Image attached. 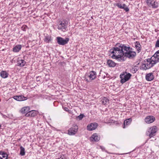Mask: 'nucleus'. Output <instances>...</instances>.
Instances as JSON below:
<instances>
[{"label":"nucleus","mask_w":159,"mask_h":159,"mask_svg":"<svg viewBox=\"0 0 159 159\" xmlns=\"http://www.w3.org/2000/svg\"><path fill=\"white\" fill-rule=\"evenodd\" d=\"M20 155L22 156L25 155V148L22 146H21L20 147Z\"/></svg>","instance_id":"nucleus-29"},{"label":"nucleus","mask_w":159,"mask_h":159,"mask_svg":"<svg viewBox=\"0 0 159 159\" xmlns=\"http://www.w3.org/2000/svg\"><path fill=\"white\" fill-rule=\"evenodd\" d=\"M14 99L19 101L25 100L27 99V98L22 95L19 96H15L13 97Z\"/></svg>","instance_id":"nucleus-14"},{"label":"nucleus","mask_w":159,"mask_h":159,"mask_svg":"<svg viewBox=\"0 0 159 159\" xmlns=\"http://www.w3.org/2000/svg\"><path fill=\"white\" fill-rule=\"evenodd\" d=\"M157 131V127L155 126H153L150 127L148 129V131L146 132V134L150 138H151L155 136Z\"/></svg>","instance_id":"nucleus-3"},{"label":"nucleus","mask_w":159,"mask_h":159,"mask_svg":"<svg viewBox=\"0 0 159 159\" xmlns=\"http://www.w3.org/2000/svg\"><path fill=\"white\" fill-rule=\"evenodd\" d=\"M100 148L102 150V151H105V148L103 147V146H100Z\"/></svg>","instance_id":"nucleus-36"},{"label":"nucleus","mask_w":159,"mask_h":159,"mask_svg":"<svg viewBox=\"0 0 159 159\" xmlns=\"http://www.w3.org/2000/svg\"><path fill=\"white\" fill-rule=\"evenodd\" d=\"M38 114V112L36 111L33 110L31 111H29L28 113H27L25 114V116L26 117H34Z\"/></svg>","instance_id":"nucleus-13"},{"label":"nucleus","mask_w":159,"mask_h":159,"mask_svg":"<svg viewBox=\"0 0 159 159\" xmlns=\"http://www.w3.org/2000/svg\"><path fill=\"white\" fill-rule=\"evenodd\" d=\"M126 74L124 73L120 75V77L121 79L120 82L122 84H123L129 80L131 78L132 75L129 73H127Z\"/></svg>","instance_id":"nucleus-4"},{"label":"nucleus","mask_w":159,"mask_h":159,"mask_svg":"<svg viewBox=\"0 0 159 159\" xmlns=\"http://www.w3.org/2000/svg\"><path fill=\"white\" fill-rule=\"evenodd\" d=\"M8 155L6 152L2 151H0V157L2 159H8Z\"/></svg>","instance_id":"nucleus-21"},{"label":"nucleus","mask_w":159,"mask_h":159,"mask_svg":"<svg viewBox=\"0 0 159 159\" xmlns=\"http://www.w3.org/2000/svg\"><path fill=\"white\" fill-rule=\"evenodd\" d=\"M30 110L29 107H25L21 108V112L23 114H26L27 113H28L29 111Z\"/></svg>","instance_id":"nucleus-27"},{"label":"nucleus","mask_w":159,"mask_h":159,"mask_svg":"<svg viewBox=\"0 0 159 159\" xmlns=\"http://www.w3.org/2000/svg\"><path fill=\"white\" fill-rule=\"evenodd\" d=\"M51 37L48 34L45 36L44 39V41L46 43H49L52 40Z\"/></svg>","instance_id":"nucleus-25"},{"label":"nucleus","mask_w":159,"mask_h":159,"mask_svg":"<svg viewBox=\"0 0 159 159\" xmlns=\"http://www.w3.org/2000/svg\"><path fill=\"white\" fill-rule=\"evenodd\" d=\"M138 66H134V67L130 70V72L133 74L135 73L138 70Z\"/></svg>","instance_id":"nucleus-30"},{"label":"nucleus","mask_w":159,"mask_h":159,"mask_svg":"<svg viewBox=\"0 0 159 159\" xmlns=\"http://www.w3.org/2000/svg\"><path fill=\"white\" fill-rule=\"evenodd\" d=\"M8 74L5 71H2L0 73L1 76L3 78H6L8 77Z\"/></svg>","instance_id":"nucleus-28"},{"label":"nucleus","mask_w":159,"mask_h":159,"mask_svg":"<svg viewBox=\"0 0 159 159\" xmlns=\"http://www.w3.org/2000/svg\"><path fill=\"white\" fill-rule=\"evenodd\" d=\"M146 2L150 7L155 9L158 7V3L156 0H146Z\"/></svg>","instance_id":"nucleus-7"},{"label":"nucleus","mask_w":159,"mask_h":159,"mask_svg":"<svg viewBox=\"0 0 159 159\" xmlns=\"http://www.w3.org/2000/svg\"><path fill=\"white\" fill-rule=\"evenodd\" d=\"M146 80L148 81H151L154 79V76L153 73L147 74L145 76Z\"/></svg>","instance_id":"nucleus-15"},{"label":"nucleus","mask_w":159,"mask_h":159,"mask_svg":"<svg viewBox=\"0 0 159 159\" xmlns=\"http://www.w3.org/2000/svg\"><path fill=\"white\" fill-rule=\"evenodd\" d=\"M100 139V137L98 136L97 134H93L91 137L90 138V139L92 141H94L95 142L98 141Z\"/></svg>","instance_id":"nucleus-16"},{"label":"nucleus","mask_w":159,"mask_h":159,"mask_svg":"<svg viewBox=\"0 0 159 159\" xmlns=\"http://www.w3.org/2000/svg\"><path fill=\"white\" fill-rule=\"evenodd\" d=\"M67 25L65 20L59 21L57 25V28L59 30L65 32L66 30Z\"/></svg>","instance_id":"nucleus-6"},{"label":"nucleus","mask_w":159,"mask_h":159,"mask_svg":"<svg viewBox=\"0 0 159 159\" xmlns=\"http://www.w3.org/2000/svg\"><path fill=\"white\" fill-rule=\"evenodd\" d=\"M121 47L122 49H123V51H125V52H127L129 51V49L130 48V46L128 45V46H126L125 44H123L121 43Z\"/></svg>","instance_id":"nucleus-26"},{"label":"nucleus","mask_w":159,"mask_h":159,"mask_svg":"<svg viewBox=\"0 0 159 159\" xmlns=\"http://www.w3.org/2000/svg\"><path fill=\"white\" fill-rule=\"evenodd\" d=\"M78 128V126L77 125H74L71 127L68 130V134L70 135H75L77 132Z\"/></svg>","instance_id":"nucleus-9"},{"label":"nucleus","mask_w":159,"mask_h":159,"mask_svg":"<svg viewBox=\"0 0 159 159\" xmlns=\"http://www.w3.org/2000/svg\"><path fill=\"white\" fill-rule=\"evenodd\" d=\"M64 109L66 111H69L67 107H65Z\"/></svg>","instance_id":"nucleus-38"},{"label":"nucleus","mask_w":159,"mask_h":159,"mask_svg":"<svg viewBox=\"0 0 159 159\" xmlns=\"http://www.w3.org/2000/svg\"><path fill=\"white\" fill-rule=\"evenodd\" d=\"M1 115H2V116L3 117V118H5V117H7V116H6V115H4L3 114H2V113H1Z\"/></svg>","instance_id":"nucleus-39"},{"label":"nucleus","mask_w":159,"mask_h":159,"mask_svg":"<svg viewBox=\"0 0 159 159\" xmlns=\"http://www.w3.org/2000/svg\"><path fill=\"white\" fill-rule=\"evenodd\" d=\"M28 28V27L25 25H23L21 27V29L23 31H25Z\"/></svg>","instance_id":"nucleus-33"},{"label":"nucleus","mask_w":159,"mask_h":159,"mask_svg":"<svg viewBox=\"0 0 159 159\" xmlns=\"http://www.w3.org/2000/svg\"><path fill=\"white\" fill-rule=\"evenodd\" d=\"M115 5L119 8L123 9L126 12L129 11V9L126 6L125 4L124 3L122 5L120 3H116Z\"/></svg>","instance_id":"nucleus-10"},{"label":"nucleus","mask_w":159,"mask_h":159,"mask_svg":"<svg viewBox=\"0 0 159 159\" xmlns=\"http://www.w3.org/2000/svg\"><path fill=\"white\" fill-rule=\"evenodd\" d=\"M26 64L25 61L24 60H19L17 61V66L20 67L24 66Z\"/></svg>","instance_id":"nucleus-24"},{"label":"nucleus","mask_w":159,"mask_h":159,"mask_svg":"<svg viewBox=\"0 0 159 159\" xmlns=\"http://www.w3.org/2000/svg\"><path fill=\"white\" fill-rule=\"evenodd\" d=\"M58 159H67L64 156L62 157H61L60 158H59Z\"/></svg>","instance_id":"nucleus-37"},{"label":"nucleus","mask_w":159,"mask_h":159,"mask_svg":"<svg viewBox=\"0 0 159 159\" xmlns=\"http://www.w3.org/2000/svg\"><path fill=\"white\" fill-rule=\"evenodd\" d=\"M140 69L142 70H148V68L146 66V63H142V64H141V67H140Z\"/></svg>","instance_id":"nucleus-31"},{"label":"nucleus","mask_w":159,"mask_h":159,"mask_svg":"<svg viewBox=\"0 0 159 159\" xmlns=\"http://www.w3.org/2000/svg\"><path fill=\"white\" fill-rule=\"evenodd\" d=\"M56 40L58 44L61 45H64L68 43L69 39L68 38L64 39L62 37H58L57 38Z\"/></svg>","instance_id":"nucleus-8"},{"label":"nucleus","mask_w":159,"mask_h":159,"mask_svg":"<svg viewBox=\"0 0 159 159\" xmlns=\"http://www.w3.org/2000/svg\"><path fill=\"white\" fill-rule=\"evenodd\" d=\"M84 116L83 114H81L79 116L77 117L76 119H79V120H80Z\"/></svg>","instance_id":"nucleus-34"},{"label":"nucleus","mask_w":159,"mask_h":159,"mask_svg":"<svg viewBox=\"0 0 159 159\" xmlns=\"http://www.w3.org/2000/svg\"><path fill=\"white\" fill-rule=\"evenodd\" d=\"M109 101V100L108 98L105 97H104L102 100V104L104 105H106V104L107 102H108Z\"/></svg>","instance_id":"nucleus-32"},{"label":"nucleus","mask_w":159,"mask_h":159,"mask_svg":"<svg viewBox=\"0 0 159 159\" xmlns=\"http://www.w3.org/2000/svg\"><path fill=\"white\" fill-rule=\"evenodd\" d=\"M86 81H87V82H89V81H88V80L87 79H86Z\"/></svg>","instance_id":"nucleus-42"},{"label":"nucleus","mask_w":159,"mask_h":159,"mask_svg":"<svg viewBox=\"0 0 159 159\" xmlns=\"http://www.w3.org/2000/svg\"><path fill=\"white\" fill-rule=\"evenodd\" d=\"M121 47V43H117L115 46L114 47L110 50V52L111 53L116 54L117 53L119 54L117 55L115 54H113L111 56L112 58L116 59L118 61H120V60L118 59L117 58L120 57V56L122 57V55L124 54V52L123 51Z\"/></svg>","instance_id":"nucleus-1"},{"label":"nucleus","mask_w":159,"mask_h":159,"mask_svg":"<svg viewBox=\"0 0 159 159\" xmlns=\"http://www.w3.org/2000/svg\"><path fill=\"white\" fill-rule=\"evenodd\" d=\"M22 46L20 44L16 45L13 48V51L15 52H19L21 49Z\"/></svg>","instance_id":"nucleus-23"},{"label":"nucleus","mask_w":159,"mask_h":159,"mask_svg":"<svg viewBox=\"0 0 159 159\" xmlns=\"http://www.w3.org/2000/svg\"><path fill=\"white\" fill-rule=\"evenodd\" d=\"M107 64L110 67H115L116 65V63L111 60H108L107 62Z\"/></svg>","instance_id":"nucleus-20"},{"label":"nucleus","mask_w":159,"mask_h":159,"mask_svg":"<svg viewBox=\"0 0 159 159\" xmlns=\"http://www.w3.org/2000/svg\"><path fill=\"white\" fill-rule=\"evenodd\" d=\"M98 124L96 123H92L87 126V129L89 131L95 129L98 127Z\"/></svg>","instance_id":"nucleus-12"},{"label":"nucleus","mask_w":159,"mask_h":159,"mask_svg":"<svg viewBox=\"0 0 159 159\" xmlns=\"http://www.w3.org/2000/svg\"><path fill=\"white\" fill-rule=\"evenodd\" d=\"M89 74H90L89 75L88 77L91 80H93L96 78L97 74L95 71H91L90 72Z\"/></svg>","instance_id":"nucleus-18"},{"label":"nucleus","mask_w":159,"mask_h":159,"mask_svg":"<svg viewBox=\"0 0 159 159\" xmlns=\"http://www.w3.org/2000/svg\"><path fill=\"white\" fill-rule=\"evenodd\" d=\"M152 57L157 63L159 62V50L157 51Z\"/></svg>","instance_id":"nucleus-22"},{"label":"nucleus","mask_w":159,"mask_h":159,"mask_svg":"<svg viewBox=\"0 0 159 159\" xmlns=\"http://www.w3.org/2000/svg\"><path fill=\"white\" fill-rule=\"evenodd\" d=\"M147 63H146V66L149 69L154 66L157 62L156 60H155L152 57L150 58H148L146 59Z\"/></svg>","instance_id":"nucleus-5"},{"label":"nucleus","mask_w":159,"mask_h":159,"mask_svg":"<svg viewBox=\"0 0 159 159\" xmlns=\"http://www.w3.org/2000/svg\"><path fill=\"white\" fill-rule=\"evenodd\" d=\"M132 121V119L129 118L125 120L124 121V125L123 126V128H125L126 126L129 125L130 124Z\"/></svg>","instance_id":"nucleus-19"},{"label":"nucleus","mask_w":159,"mask_h":159,"mask_svg":"<svg viewBox=\"0 0 159 159\" xmlns=\"http://www.w3.org/2000/svg\"><path fill=\"white\" fill-rule=\"evenodd\" d=\"M136 55V53L135 52L129 51L127 52H124L123 55H122V57L120 56V57L117 58L120 60V61H123L125 60V57L131 59L134 58Z\"/></svg>","instance_id":"nucleus-2"},{"label":"nucleus","mask_w":159,"mask_h":159,"mask_svg":"<svg viewBox=\"0 0 159 159\" xmlns=\"http://www.w3.org/2000/svg\"><path fill=\"white\" fill-rule=\"evenodd\" d=\"M133 49L132 48H131L130 47V48L129 49V51H132Z\"/></svg>","instance_id":"nucleus-40"},{"label":"nucleus","mask_w":159,"mask_h":159,"mask_svg":"<svg viewBox=\"0 0 159 159\" xmlns=\"http://www.w3.org/2000/svg\"><path fill=\"white\" fill-rule=\"evenodd\" d=\"M144 120L147 123L150 124L153 122L155 120V118L153 116H149L145 118Z\"/></svg>","instance_id":"nucleus-11"},{"label":"nucleus","mask_w":159,"mask_h":159,"mask_svg":"<svg viewBox=\"0 0 159 159\" xmlns=\"http://www.w3.org/2000/svg\"><path fill=\"white\" fill-rule=\"evenodd\" d=\"M155 47L156 48L159 47V37H158L155 43Z\"/></svg>","instance_id":"nucleus-35"},{"label":"nucleus","mask_w":159,"mask_h":159,"mask_svg":"<svg viewBox=\"0 0 159 159\" xmlns=\"http://www.w3.org/2000/svg\"><path fill=\"white\" fill-rule=\"evenodd\" d=\"M139 64H140V62H139L137 64V65H135V66H138L139 65Z\"/></svg>","instance_id":"nucleus-41"},{"label":"nucleus","mask_w":159,"mask_h":159,"mask_svg":"<svg viewBox=\"0 0 159 159\" xmlns=\"http://www.w3.org/2000/svg\"><path fill=\"white\" fill-rule=\"evenodd\" d=\"M135 47L138 53L140 52L141 50V46L139 41H136L134 43Z\"/></svg>","instance_id":"nucleus-17"}]
</instances>
